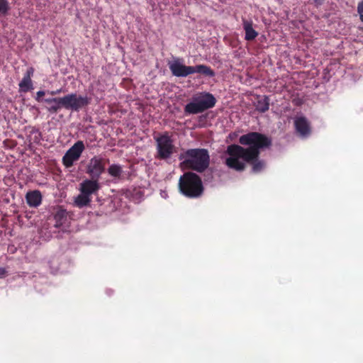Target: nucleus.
Returning <instances> with one entry per match:
<instances>
[{"mask_svg":"<svg viewBox=\"0 0 363 363\" xmlns=\"http://www.w3.org/2000/svg\"><path fill=\"white\" fill-rule=\"evenodd\" d=\"M34 74V68L33 67H30L26 70L22 80L20 82L19 86V91L20 92H28L30 90L33 89V82L31 77Z\"/></svg>","mask_w":363,"mask_h":363,"instance_id":"f8f14e48","label":"nucleus"},{"mask_svg":"<svg viewBox=\"0 0 363 363\" xmlns=\"http://www.w3.org/2000/svg\"><path fill=\"white\" fill-rule=\"evenodd\" d=\"M357 12L359 15V19L363 22V0L359 2L357 6Z\"/></svg>","mask_w":363,"mask_h":363,"instance_id":"412c9836","label":"nucleus"},{"mask_svg":"<svg viewBox=\"0 0 363 363\" xmlns=\"http://www.w3.org/2000/svg\"><path fill=\"white\" fill-rule=\"evenodd\" d=\"M239 143L247 147L235 144L228 145L225 151L228 157L225 160V164L230 169L242 172L248 163L252 165L253 172H261L265 163L259 160L260 150L272 145L271 138L258 132H250L241 135Z\"/></svg>","mask_w":363,"mask_h":363,"instance_id":"f257e3e1","label":"nucleus"},{"mask_svg":"<svg viewBox=\"0 0 363 363\" xmlns=\"http://www.w3.org/2000/svg\"><path fill=\"white\" fill-rule=\"evenodd\" d=\"M168 65L172 75L177 77H186L194 73H199L210 77L215 75L213 70L207 65L186 66L183 64V60L178 57L174 59Z\"/></svg>","mask_w":363,"mask_h":363,"instance_id":"7ed1b4c3","label":"nucleus"},{"mask_svg":"<svg viewBox=\"0 0 363 363\" xmlns=\"http://www.w3.org/2000/svg\"><path fill=\"white\" fill-rule=\"evenodd\" d=\"M216 102L213 94L207 92H201L192 98V101L184 107V112L187 114H197L213 108Z\"/></svg>","mask_w":363,"mask_h":363,"instance_id":"39448f33","label":"nucleus"},{"mask_svg":"<svg viewBox=\"0 0 363 363\" xmlns=\"http://www.w3.org/2000/svg\"><path fill=\"white\" fill-rule=\"evenodd\" d=\"M315 3H316L317 4H321V0H313Z\"/></svg>","mask_w":363,"mask_h":363,"instance_id":"b1692460","label":"nucleus"},{"mask_svg":"<svg viewBox=\"0 0 363 363\" xmlns=\"http://www.w3.org/2000/svg\"><path fill=\"white\" fill-rule=\"evenodd\" d=\"M243 29L245 33V39L246 40H252L258 35V33L252 27V21L242 20Z\"/></svg>","mask_w":363,"mask_h":363,"instance_id":"2eb2a0df","label":"nucleus"},{"mask_svg":"<svg viewBox=\"0 0 363 363\" xmlns=\"http://www.w3.org/2000/svg\"><path fill=\"white\" fill-rule=\"evenodd\" d=\"M105 163L104 160L99 156L92 157L86 167V173L89 174L92 179H99L101 174L104 172Z\"/></svg>","mask_w":363,"mask_h":363,"instance_id":"1a4fd4ad","label":"nucleus"},{"mask_svg":"<svg viewBox=\"0 0 363 363\" xmlns=\"http://www.w3.org/2000/svg\"><path fill=\"white\" fill-rule=\"evenodd\" d=\"M44 101L48 104L47 111L50 113H57L62 107V97L48 98Z\"/></svg>","mask_w":363,"mask_h":363,"instance_id":"4468645a","label":"nucleus"},{"mask_svg":"<svg viewBox=\"0 0 363 363\" xmlns=\"http://www.w3.org/2000/svg\"><path fill=\"white\" fill-rule=\"evenodd\" d=\"M179 158L184 167L198 172L206 170L210 163L208 152L203 148L188 149L181 153Z\"/></svg>","mask_w":363,"mask_h":363,"instance_id":"f03ea898","label":"nucleus"},{"mask_svg":"<svg viewBox=\"0 0 363 363\" xmlns=\"http://www.w3.org/2000/svg\"><path fill=\"white\" fill-rule=\"evenodd\" d=\"M85 149L83 141L78 140L76 142L65 154L62 157L63 164L69 168L71 167L74 162L77 161L82 153Z\"/></svg>","mask_w":363,"mask_h":363,"instance_id":"6e6552de","label":"nucleus"},{"mask_svg":"<svg viewBox=\"0 0 363 363\" xmlns=\"http://www.w3.org/2000/svg\"><path fill=\"white\" fill-rule=\"evenodd\" d=\"M91 201V197L81 192L74 199V203L79 208H83L89 205Z\"/></svg>","mask_w":363,"mask_h":363,"instance_id":"dca6fc26","label":"nucleus"},{"mask_svg":"<svg viewBox=\"0 0 363 363\" xmlns=\"http://www.w3.org/2000/svg\"><path fill=\"white\" fill-rule=\"evenodd\" d=\"M294 126L296 132L302 137H308L311 133V125L305 116L295 117Z\"/></svg>","mask_w":363,"mask_h":363,"instance_id":"9d476101","label":"nucleus"},{"mask_svg":"<svg viewBox=\"0 0 363 363\" xmlns=\"http://www.w3.org/2000/svg\"><path fill=\"white\" fill-rule=\"evenodd\" d=\"M45 91H38L37 93H36V97H35V99L38 101H41V98L45 96Z\"/></svg>","mask_w":363,"mask_h":363,"instance_id":"4be33fe9","label":"nucleus"},{"mask_svg":"<svg viewBox=\"0 0 363 363\" xmlns=\"http://www.w3.org/2000/svg\"><path fill=\"white\" fill-rule=\"evenodd\" d=\"M50 94L51 95H56V94H57V93H56V91H50Z\"/></svg>","mask_w":363,"mask_h":363,"instance_id":"393cba45","label":"nucleus"},{"mask_svg":"<svg viewBox=\"0 0 363 363\" xmlns=\"http://www.w3.org/2000/svg\"><path fill=\"white\" fill-rule=\"evenodd\" d=\"M108 174L113 177H118L123 172L122 168L118 164H111L108 168Z\"/></svg>","mask_w":363,"mask_h":363,"instance_id":"a211bd4d","label":"nucleus"},{"mask_svg":"<svg viewBox=\"0 0 363 363\" xmlns=\"http://www.w3.org/2000/svg\"><path fill=\"white\" fill-rule=\"evenodd\" d=\"M27 203L30 207H38L42 202V194L40 191H28L26 195Z\"/></svg>","mask_w":363,"mask_h":363,"instance_id":"ddd939ff","label":"nucleus"},{"mask_svg":"<svg viewBox=\"0 0 363 363\" xmlns=\"http://www.w3.org/2000/svg\"><path fill=\"white\" fill-rule=\"evenodd\" d=\"M179 188L182 194L189 198L199 197L203 192L200 177L191 172H186L180 177Z\"/></svg>","mask_w":363,"mask_h":363,"instance_id":"20e7f679","label":"nucleus"},{"mask_svg":"<svg viewBox=\"0 0 363 363\" xmlns=\"http://www.w3.org/2000/svg\"><path fill=\"white\" fill-rule=\"evenodd\" d=\"M10 9L8 0H0V16H6Z\"/></svg>","mask_w":363,"mask_h":363,"instance_id":"aec40b11","label":"nucleus"},{"mask_svg":"<svg viewBox=\"0 0 363 363\" xmlns=\"http://www.w3.org/2000/svg\"><path fill=\"white\" fill-rule=\"evenodd\" d=\"M6 274V270L5 268H3V267H0V278L3 277L4 276H5Z\"/></svg>","mask_w":363,"mask_h":363,"instance_id":"5701e85b","label":"nucleus"},{"mask_svg":"<svg viewBox=\"0 0 363 363\" xmlns=\"http://www.w3.org/2000/svg\"><path fill=\"white\" fill-rule=\"evenodd\" d=\"M154 138L156 142L155 157L157 159L169 160L177 152L174 140L169 132H164Z\"/></svg>","mask_w":363,"mask_h":363,"instance_id":"423d86ee","label":"nucleus"},{"mask_svg":"<svg viewBox=\"0 0 363 363\" xmlns=\"http://www.w3.org/2000/svg\"><path fill=\"white\" fill-rule=\"evenodd\" d=\"M55 91H56L57 94H59L61 93V89H57Z\"/></svg>","mask_w":363,"mask_h":363,"instance_id":"a878e982","label":"nucleus"},{"mask_svg":"<svg viewBox=\"0 0 363 363\" xmlns=\"http://www.w3.org/2000/svg\"><path fill=\"white\" fill-rule=\"evenodd\" d=\"M100 189L98 179H85L79 185V191L91 197L93 194H96Z\"/></svg>","mask_w":363,"mask_h":363,"instance_id":"9b49d317","label":"nucleus"},{"mask_svg":"<svg viewBox=\"0 0 363 363\" xmlns=\"http://www.w3.org/2000/svg\"><path fill=\"white\" fill-rule=\"evenodd\" d=\"M65 211H60L55 215V220H56V227H59L62 225L63 220L66 219Z\"/></svg>","mask_w":363,"mask_h":363,"instance_id":"6ab92c4d","label":"nucleus"},{"mask_svg":"<svg viewBox=\"0 0 363 363\" xmlns=\"http://www.w3.org/2000/svg\"><path fill=\"white\" fill-rule=\"evenodd\" d=\"M256 109L261 112L264 113L269 108V99L267 97L264 96L260 99H259L255 105Z\"/></svg>","mask_w":363,"mask_h":363,"instance_id":"f3484780","label":"nucleus"},{"mask_svg":"<svg viewBox=\"0 0 363 363\" xmlns=\"http://www.w3.org/2000/svg\"><path fill=\"white\" fill-rule=\"evenodd\" d=\"M62 107L67 110L79 111L90 103L87 96L77 95L75 93L67 94L62 97Z\"/></svg>","mask_w":363,"mask_h":363,"instance_id":"0eeeda50","label":"nucleus"}]
</instances>
